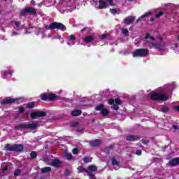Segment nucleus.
Segmentation results:
<instances>
[{
	"instance_id": "obj_12",
	"label": "nucleus",
	"mask_w": 179,
	"mask_h": 179,
	"mask_svg": "<svg viewBox=\"0 0 179 179\" xmlns=\"http://www.w3.org/2000/svg\"><path fill=\"white\" fill-rule=\"evenodd\" d=\"M89 145L92 148H96L97 146H100V145H101V140L95 139V140L91 141L89 142Z\"/></svg>"
},
{
	"instance_id": "obj_25",
	"label": "nucleus",
	"mask_w": 179,
	"mask_h": 179,
	"mask_svg": "<svg viewBox=\"0 0 179 179\" xmlns=\"http://www.w3.org/2000/svg\"><path fill=\"white\" fill-rule=\"evenodd\" d=\"M30 159H37V152L36 151H32L30 153Z\"/></svg>"
},
{
	"instance_id": "obj_48",
	"label": "nucleus",
	"mask_w": 179,
	"mask_h": 179,
	"mask_svg": "<svg viewBox=\"0 0 179 179\" xmlns=\"http://www.w3.org/2000/svg\"><path fill=\"white\" fill-rule=\"evenodd\" d=\"M142 143H143V145H148V141H146V140H142Z\"/></svg>"
},
{
	"instance_id": "obj_39",
	"label": "nucleus",
	"mask_w": 179,
	"mask_h": 179,
	"mask_svg": "<svg viewBox=\"0 0 179 179\" xmlns=\"http://www.w3.org/2000/svg\"><path fill=\"white\" fill-rule=\"evenodd\" d=\"M113 109L115 110V111H118V110L120 109V106H118V105L115 103H113Z\"/></svg>"
},
{
	"instance_id": "obj_47",
	"label": "nucleus",
	"mask_w": 179,
	"mask_h": 179,
	"mask_svg": "<svg viewBox=\"0 0 179 179\" xmlns=\"http://www.w3.org/2000/svg\"><path fill=\"white\" fill-rule=\"evenodd\" d=\"M172 127H173V129H176V130H178L179 129L178 126H177L176 124H173Z\"/></svg>"
},
{
	"instance_id": "obj_23",
	"label": "nucleus",
	"mask_w": 179,
	"mask_h": 179,
	"mask_svg": "<svg viewBox=\"0 0 179 179\" xmlns=\"http://www.w3.org/2000/svg\"><path fill=\"white\" fill-rule=\"evenodd\" d=\"M64 157H66L67 160L72 159V154L67 152L66 151L64 152Z\"/></svg>"
},
{
	"instance_id": "obj_49",
	"label": "nucleus",
	"mask_w": 179,
	"mask_h": 179,
	"mask_svg": "<svg viewBox=\"0 0 179 179\" xmlns=\"http://www.w3.org/2000/svg\"><path fill=\"white\" fill-rule=\"evenodd\" d=\"M113 145H110L109 147H107L106 149H108V150H110V149H113Z\"/></svg>"
},
{
	"instance_id": "obj_29",
	"label": "nucleus",
	"mask_w": 179,
	"mask_h": 179,
	"mask_svg": "<svg viewBox=\"0 0 179 179\" xmlns=\"http://www.w3.org/2000/svg\"><path fill=\"white\" fill-rule=\"evenodd\" d=\"M92 160V157H85L83 158V161L85 163H90Z\"/></svg>"
},
{
	"instance_id": "obj_6",
	"label": "nucleus",
	"mask_w": 179,
	"mask_h": 179,
	"mask_svg": "<svg viewBox=\"0 0 179 179\" xmlns=\"http://www.w3.org/2000/svg\"><path fill=\"white\" fill-rule=\"evenodd\" d=\"M62 30V31H65L66 30V27L61 22H54L49 25V30Z\"/></svg>"
},
{
	"instance_id": "obj_21",
	"label": "nucleus",
	"mask_w": 179,
	"mask_h": 179,
	"mask_svg": "<svg viewBox=\"0 0 179 179\" xmlns=\"http://www.w3.org/2000/svg\"><path fill=\"white\" fill-rule=\"evenodd\" d=\"M150 15H152V12H148L145 13V14L142 15L141 16V17H139L137 20H136V23L139 22L141 21V19H143L144 17H148V16H150Z\"/></svg>"
},
{
	"instance_id": "obj_2",
	"label": "nucleus",
	"mask_w": 179,
	"mask_h": 179,
	"mask_svg": "<svg viewBox=\"0 0 179 179\" xmlns=\"http://www.w3.org/2000/svg\"><path fill=\"white\" fill-rule=\"evenodd\" d=\"M150 99L153 101H167L169 96L164 94H158L156 92H151L150 94Z\"/></svg>"
},
{
	"instance_id": "obj_46",
	"label": "nucleus",
	"mask_w": 179,
	"mask_h": 179,
	"mask_svg": "<svg viewBox=\"0 0 179 179\" xmlns=\"http://www.w3.org/2000/svg\"><path fill=\"white\" fill-rule=\"evenodd\" d=\"M9 169V166H8V165H6L3 169V171H8V169Z\"/></svg>"
},
{
	"instance_id": "obj_53",
	"label": "nucleus",
	"mask_w": 179,
	"mask_h": 179,
	"mask_svg": "<svg viewBox=\"0 0 179 179\" xmlns=\"http://www.w3.org/2000/svg\"><path fill=\"white\" fill-rule=\"evenodd\" d=\"M85 30H86V27H85L84 29H81V32L85 31Z\"/></svg>"
},
{
	"instance_id": "obj_31",
	"label": "nucleus",
	"mask_w": 179,
	"mask_h": 179,
	"mask_svg": "<svg viewBox=\"0 0 179 179\" xmlns=\"http://www.w3.org/2000/svg\"><path fill=\"white\" fill-rule=\"evenodd\" d=\"M154 47H155V48H157V50H159V51H162V45L159 44V43H155L153 45Z\"/></svg>"
},
{
	"instance_id": "obj_7",
	"label": "nucleus",
	"mask_w": 179,
	"mask_h": 179,
	"mask_svg": "<svg viewBox=\"0 0 179 179\" xmlns=\"http://www.w3.org/2000/svg\"><path fill=\"white\" fill-rule=\"evenodd\" d=\"M47 113L44 111H34L30 113L31 120H37V118H43V117H46Z\"/></svg>"
},
{
	"instance_id": "obj_34",
	"label": "nucleus",
	"mask_w": 179,
	"mask_h": 179,
	"mask_svg": "<svg viewBox=\"0 0 179 179\" xmlns=\"http://www.w3.org/2000/svg\"><path fill=\"white\" fill-rule=\"evenodd\" d=\"M70 125L71 127H78V125H79V122L76 121H73L71 122Z\"/></svg>"
},
{
	"instance_id": "obj_24",
	"label": "nucleus",
	"mask_w": 179,
	"mask_h": 179,
	"mask_svg": "<svg viewBox=\"0 0 179 179\" xmlns=\"http://www.w3.org/2000/svg\"><path fill=\"white\" fill-rule=\"evenodd\" d=\"M88 170L92 172L97 171V166L94 165H90L88 166Z\"/></svg>"
},
{
	"instance_id": "obj_26",
	"label": "nucleus",
	"mask_w": 179,
	"mask_h": 179,
	"mask_svg": "<svg viewBox=\"0 0 179 179\" xmlns=\"http://www.w3.org/2000/svg\"><path fill=\"white\" fill-rule=\"evenodd\" d=\"M148 38H150V40H152V41H155V40H156V38L155 37L150 36V34L147 33L145 34V39L148 40Z\"/></svg>"
},
{
	"instance_id": "obj_3",
	"label": "nucleus",
	"mask_w": 179,
	"mask_h": 179,
	"mask_svg": "<svg viewBox=\"0 0 179 179\" xmlns=\"http://www.w3.org/2000/svg\"><path fill=\"white\" fill-rule=\"evenodd\" d=\"M24 150V147H23V145L22 144H14V145H10V144H6L5 145V150H8L9 152H23Z\"/></svg>"
},
{
	"instance_id": "obj_44",
	"label": "nucleus",
	"mask_w": 179,
	"mask_h": 179,
	"mask_svg": "<svg viewBox=\"0 0 179 179\" xmlns=\"http://www.w3.org/2000/svg\"><path fill=\"white\" fill-rule=\"evenodd\" d=\"M15 27H17V29H19V26H20V22L19 21H16L15 23Z\"/></svg>"
},
{
	"instance_id": "obj_9",
	"label": "nucleus",
	"mask_w": 179,
	"mask_h": 179,
	"mask_svg": "<svg viewBox=\"0 0 179 179\" xmlns=\"http://www.w3.org/2000/svg\"><path fill=\"white\" fill-rule=\"evenodd\" d=\"M26 13H29V15H37V10L33 7H27L21 11L20 16H25Z\"/></svg>"
},
{
	"instance_id": "obj_4",
	"label": "nucleus",
	"mask_w": 179,
	"mask_h": 179,
	"mask_svg": "<svg viewBox=\"0 0 179 179\" xmlns=\"http://www.w3.org/2000/svg\"><path fill=\"white\" fill-rule=\"evenodd\" d=\"M148 55H149V50L146 48L136 49L132 53L134 58H142L143 57H148Z\"/></svg>"
},
{
	"instance_id": "obj_8",
	"label": "nucleus",
	"mask_w": 179,
	"mask_h": 179,
	"mask_svg": "<svg viewBox=\"0 0 179 179\" xmlns=\"http://www.w3.org/2000/svg\"><path fill=\"white\" fill-rule=\"evenodd\" d=\"M19 100H20V98L7 97L1 101V106L12 104V103H17V104H19Z\"/></svg>"
},
{
	"instance_id": "obj_45",
	"label": "nucleus",
	"mask_w": 179,
	"mask_h": 179,
	"mask_svg": "<svg viewBox=\"0 0 179 179\" xmlns=\"http://www.w3.org/2000/svg\"><path fill=\"white\" fill-rule=\"evenodd\" d=\"M173 110H175V111H178L179 113V106H173Z\"/></svg>"
},
{
	"instance_id": "obj_43",
	"label": "nucleus",
	"mask_w": 179,
	"mask_h": 179,
	"mask_svg": "<svg viewBox=\"0 0 179 179\" xmlns=\"http://www.w3.org/2000/svg\"><path fill=\"white\" fill-rule=\"evenodd\" d=\"M78 152H79V150H78V148H74L73 150V155H78Z\"/></svg>"
},
{
	"instance_id": "obj_42",
	"label": "nucleus",
	"mask_w": 179,
	"mask_h": 179,
	"mask_svg": "<svg viewBox=\"0 0 179 179\" xmlns=\"http://www.w3.org/2000/svg\"><path fill=\"white\" fill-rule=\"evenodd\" d=\"M136 155H137V156H141V155H142V150H137L136 151Z\"/></svg>"
},
{
	"instance_id": "obj_33",
	"label": "nucleus",
	"mask_w": 179,
	"mask_h": 179,
	"mask_svg": "<svg viewBox=\"0 0 179 179\" xmlns=\"http://www.w3.org/2000/svg\"><path fill=\"white\" fill-rule=\"evenodd\" d=\"M87 176H89L90 179H94V174L89 171L87 172Z\"/></svg>"
},
{
	"instance_id": "obj_27",
	"label": "nucleus",
	"mask_w": 179,
	"mask_h": 179,
	"mask_svg": "<svg viewBox=\"0 0 179 179\" xmlns=\"http://www.w3.org/2000/svg\"><path fill=\"white\" fill-rule=\"evenodd\" d=\"M34 104H36V102H34V101L29 102L27 104V108H33L34 107Z\"/></svg>"
},
{
	"instance_id": "obj_36",
	"label": "nucleus",
	"mask_w": 179,
	"mask_h": 179,
	"mask_svg": "<svg viewBox=\"0 0 179 179\" xmlns=\"http://www.w3.org/2000/svg\"><path fill=\"white\" fill-rule=\"evenodd\" d=\"M163 15H164V13L161 11L155 15V17L159 19V17H160V16H163Z\"/></svg>"
},
{
	"instance_id": "obj_54",
	"label": "nucleus",
	"mask_w": 179,
	"mask_h": 179,
	"mask_svg": "<svg viewBox=\"0 0 179 179\" xmlns=\"http://www.w3.org/2000/svg\"><path fill=\"white\" fill-rule=\"evenodd\" d=\"M57 38H61V36L59 35V36H57Z\"/></svg>"
},
{
	"instance_id": "obj_22",
	"label": "nucleus",
	"mask_w": 179,
	"mask_h": 179,
	"mask_svg": "<svg viewBox=\"0 0 179 179\" xmlns=\"http://www.w3.org/2000/svg\"><path fill=\"white\" fill-rule=\"evenodd\" d=\"M111 164H112V166H120V162L117 161L115 157H113L112 159H111Z\"/></svg>"
},
{
	"instance_id": "obj_51",
	"label": "nucleus",
	"mask_w": 179,
	"mask_h": 179,
	"mask_svg": "<svg viewBox=\"0 0 179 179\" xmlns=\"http://www.w3.org/2000/svg\"><path fill=\"white\" fill-rule=\"evenodd\" d=\"M154 20H155V17H152L150 18V22H153Z\"/></svg>"
},
{
	"instance_id": "obj_5",
	"label": "nucleus",
	"mask_w": 179,
	"mask_h": 179,
	"mask_svg": "<svg viewBox=\"0 0 179 179\" xmlns=\"http://www.w3.org/2000/svg\"><path fill=\"white\" fill-rule=\"evenodd\" d=\"M57 97V94L54 93H43L41 94V100L43 101H55Z\"/></svg>"
},
{
	"instance_id": "obj_56",
	"label": "nucleus",
	"mask_w": 179,
	"mask_h": 179,
	"mask_svg": "<svg viewBox=\"0 0 179 179\" xmlns=\"http://www.w3.org/2000/svg\"><path fill=\"white\" fill-rule=\"evenodd\" d=\"M131 28L130 27V28H129V30H131Z\"/></svg>"
},
{
	"instance_id": "obj_11",
	"label": "nucleus",
	"mask_w": 179,
	"mask_h": 179,
	"mask_svg": "<svg viewBox=\"0 0 179 179\" xmlns=\"http://www.w3.org/2000/svg\"><path fill=\"white\" fill-rule=\"evenodd\" d=\"M139 139H141V136H139L129 135L126 136V141L128 142H136V141H139Z\"/></svg>"
},
{
	"instance_id": "obj_50",
	"label": "nucleus",
	"mask_w": 179,
	"mask_h": 179,
	"mask_svg": "<svg viewBox=\"0 0 179 179\" xmlns=\"http://www.w3.org/2000/svg\"><path fill=\"white\" fill-rule=\"evenodd\" d=\"M17 32H13L12 36H17Z\"/></svg>"
},
{
	"instance_id": "obj_17",
	"label": "nucleus",
	"mask_w": 179,
	"mask_h": 179,
	"mask_svg": "<svg viewBox=\"0 0 179 179\" xmlns=\"http://www.w3.org/2000/svg\"><path fill=\"white\" fill-rule=\"evenodd\" d=\"M82 114V110H74L71 112L72 117H79Z\"/></svg>"
},
{
	"instance_id": "obj_19",
	"label": "nucleus",
	"mask_w": 179,
	"mask_h": 179,
	"mask_svg": "<svg viewBox=\"0 0 179 179\" xmlns=\"http://www.w3.org/2000/svg\"><path fill=\"white\" fill-rule=\"evenodd\" d=\"M78 170V174H80V173H87V169H86L85 167L80 166L77 168Z\"/></svg>"
},
{
	"instance_id": "obj_55",
	"label": "nucleus",
	"mask_w": 179,
	"mask_h": 179,
	"mask_svg": "<svg viewBox=\"0 0 179 179\" xmlns=\"http://www.w3.org/2000/svg\"><path fill=\"white\" fill-rule=\"evenodd\" d=\"M178 40H179V36H178Z\"/></svg>"
},
{
	"instance_id": "obj_57",
	"label": "nucleus",
	"mask_w": 179,
	"mask_h": 179,
	"mask_svg": "<svg viewBox=\"0 0 179 179\" xmlns=\"http://www.w3.org/2000/svg\"><path fill=\"white\" fill-rule=\"evenodd\" d=\"M129 1H134V0H129Z\"/></svg>"
},
{
	"instance_id": "obj_13",
	"label": "nucleus",
	"mask_w": 179,
	"mask_h": 179,
	"mask_svg": "<svg viewBox=\"0 0 179 179\" xmlns=\"http://www.w3.org/2000/svg\"><path fill=\"white\" fill-rule=\"evenodd\" d=\"M169 164L171 167H176V166H178L179 157H176L171 159L169 162Z\"/></svg>"
},
{
	"instance_id": "obj_35",
	"label": "nucleus",
	"mask_w": 179,
	"mask_h": 179,
	"mask_svg": "<svg viewBox=\"0 0 179 179\" xmlns=\"http://www.w3.org/2000/svg\"><path fill=\"white\" fill-rule=\"evenodd\" d=\"M169 108L167 106H164L161 109V111L162 113H167L169 111Z\"/></svg>"
},
{
	"instance_id": "obj_10",
	"label": "nucleus",
	"mask_w": 179,
	"mask_h": 179,
	"mask_svg": "<svg viewBox=\"0 0 179 179\" xmlns=\"http://www.w3.org/2000/svg\"><path fill=\"white\" fill-rule=\"evenodd\" d=\"M95 110L96 111H101L100 115H103V117H107V115L110 114L108 109L104 108V105L103 104H100L99 106L95 107Z\"/></svg>"
},
{
	"instance_id": "obj_30",
	"label": "nucleus",
	"mask_w": 179,
	"mask_h": 179,
	"mask_svg": "<svg viewBox=\"0 0 179 179\" xmlns=\"http://www.w3.org/2000/svg\"><path fill=\"white\" fill-rule=\"evenodd\" d=\"M122 33L124 36H129V31H128V29H122Z\"/></svg>"
},
{
	"instance_id": "obj_20",
	"label": "nucleus",
	"mask_w": 179,
	"mask_h": 179,
	"mask_svg": "<svg viewBox=\"0 0 179 179\" xmlns=\"http://www.w3.org/2000/svg\"><path fill=\"white\" fill-rule=\"evenodd\" d=\"M52 171V169L50 166H45L41 169V173H51Z\"/></svg>"
},
{
	"instance_id": "obj_1",
	"label": "nucleus",
	"mask_w": 179,
	"mask_h": 179,
	"mask_svg": "<svg viewBox=\"0 0 179 179\" xmlns=\"http://www.w3.org/2000/svg\"><path fill=\"white\" fill-rule=\"evenodd\" d=\"M38 128V123H29V124H20L18 125H16L14 127V129L16 131H20V129H37Z\"/></svg>"
},
{
	"instance_id": "obj_14",
	"label": "nucleus",
	"mask_w": 179,
	"mask_h": 179,
	"mask_svg": "<svg viewBox=\"0 0 179 179\" xmlns=\"http://www.w3.org/2000/svg\"><path fill=\"white\" fill-rule=\"evenodd\" d=\"M108 103L110 106H113V104H114V103H115V104H116L117 106H121V104H122V101H121V99H115V100L113 99H110L108 100Z\"/></svg>"
},
{
	"instance_id": "obj_52",
	"label": "nucleus",
	"mask_w": 179,
	"mask_h": 179,
	"mask_svg": "<svg viewBox=\"0 0 179 179\" xmlns=\"http://www.w3.org/2000/svg\"><path fill=\"white\" fill-rule=\"evenodd\" d=\"M77 131H78V132H83V129H77Z\"/></svg>"
},
{
	"instance_id": "obj_16",
	"label": "nucleus",
	"mask_w": 179,
	"mask_h": 179,
	"mask_svg": "<svg viewBox=\"0 0 179 179\" xmlns=\"http://www.w3.org/2000/svg\"><path fill=\"white\" fill-rule=\"evenodd\" d=\"M95 39H96V36H92V35H89V36H87L84 38V41H85V43L88 44V43H92V41H94Z\"/></svg>"
},
{
	"instance_id": "obj_15",
	"label": "nucleus",
	"mask_w": 179,
	"mask_h": 179,
	"mask_svg": "<svg viewBox=\"0 0 179 179\" xmlns=\"http://www.w3.org/2000/svg\"><path fill=\"white\" fill-rule=\"evenodd\" d=\"M134 21H135V17H133V16L127 17L124 20V24H127V25L131 24V23H132Z\"/></svg>"
},
{
	"instance_id": "obj_40",
	"label": "nucleus",
	"mask_w": 179,
	"mask_h": 179,
	"mask_svg": "<svg viewBox=\"0 0 179 179\" xmlns=\"http://www.w3.org/2000/svg\"><path fill=\"white\" fill-rule=\"evenodd\" d=\"M24 113V108L20 107L19 108V114H23Z\"/></svg>"
},
{
	"instance_id": "obj_38",
	"label": "nucleus",
	"mask_w": 179,
	"mask_h": 179,
	"mask_svg": "<svg viewBox=\"0 0 179 179\" xmlns=\"http://www.w3.org/2000/svg\"><path fill=\"white\" fill-rule=\"evenodd\" d=\"M69 40H70L71 41H75V40H76V38L75 37V35H71V36H69Z\"/></svg>"
},
{
	"instance_id": "obj_32",
	"label": "nucleus",
	"mask_w": 179,
	"mask_h": 179,
	"mask_svg": "<svg viewBox=\"0 0 179 179\" xmlns=\"http://www.w3.org/2000/svg\"><path fill=\"white\" fill-rule=\"evenodd\" d=\"M20 174H22V171L20 169H16L14 172V176L17 177Z\"/></svg>"
},
{
	"instance_id": "obj_18",
	"label": "nucleus",
	"mask_w": 179,
	"mask_h": 179,
	"mask_svg": "<svg viewBox=\"0 0 179 179\" xmlns=\"http://www.w3.org/2000/svg\"><path fill=\"white\" fill-rule=\"evenodd\" d=\"M52 165L53 166V167H59V166H61V161L59 159H54L52 162Z\"/></svg>"
},
{
	"instance_id": "obj_41",
	"label": "nucleus",
	"mask_w": 179,
	"mask_h": 179,
	"mask_svg": "<svg viewBox=\"0 0 179 179\" xmlns=\"http://www.w3.org/2000/svg\"><path fill=\"white\" fill-rule=\"evenodd\" d=\"M107 37V34H103L100 36V40H105V38H106Z\"/></svg>"
},
{
	"instance_id": "obj_37",
	"label": "nucleus",
	"mask_w": 179,
	"mask_h": 179,
	"mask_svg": "<svg viewBox=\"0 0 179 179\" xmlns=\"http://www.w3.org/2000/svg\"><path fill=\"white\" fill-rule=\"evenodd\" d=\"M110 12L112 13V15H115L117 13V9L115 8H110Z\"/></svg>"
},
{
	"instance_id": "obj_28",
	"label": "nucleus",
	"mask_w": 179,
	"mask_h": 179,
	"mask_svg": "<svg viewBox=\"0 0 179 179\" xmlns=\"http://www.w3.org/2000/svg\"><path fill=\"white\" fill-rule=\"evenodd\" d=\"M8 75H10V76H12V71H3L1 72V76H7Z\"/></svg>"
}]
</instances>
